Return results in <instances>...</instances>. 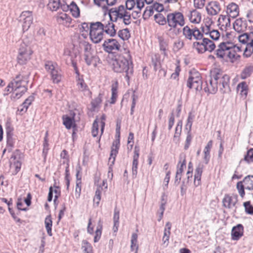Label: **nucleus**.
Masks as SVG:
<instances>
[{"label":"nucleus","mask_w":253,"mask_h":253,"mask_svg":"<svg viewBox=\"0 0 253 253\" xmlns=\"http://www.w3.org/2000/svg\"><path fill=\"white\" fill-rule=\"evenodd\" d=\"M104 32L96 22L90 24L89 36L91 41L95 43L100 42L103 39Z\"/></svg>","instance_id":"obj_12"},{"label":"nucleus","mask_w":253,"mask_h":253,"mask_svg":"<svg viewBox=\"0 0 253 253\" xmlns=\"http://www.w3.org/2000/svg\"><path fill=\"white\" fill-rule=\"evenodd\" d=\"M192 176L193 171L188 170L186 173L187 180L186 181L185 179L183 180L181 186V192H182L183 190H186V187L189 183V180L191 181L192 180Z\"/></svg>","instance_id":"obj_48"},{"label":"nucleus","mask_w":253,"mask_h":253,"mask_svg":"<svg viewBox=\"0 0 253 253\" xmlns=\"http://www.w3.org/2000/svg\"><path fill=\"white\" fill-rule=\"evenodd\" d=\"M119 147L120 140L116 139L113 142L110 157L109 159V164H111V166H113L115 163L116 157L118 153Z\"/></svg>","instance_id":"obj_19"},{"label":"nucleus","mask_w":253,"mask_h":253,"mask_svg":"<svg viewBox=\"0 0 253 253\" xmlns=\"http://www.w3.org/2000/svg\"><path fill=\"white\" fill-rule=\"evenodd\" d=\"M82 248L84 249V253H92V247L86 240L83 241Z\"/></svg>","instance_id":"obj_54"},{"label":"nucleus","mask_w":253,"mask_h":253,"mask_svg":"<svg viewBox=\"0 0 253 253\" xmlns=\"http://www.w3.org/2000/svg\"><path fill=\"white\" fill-rule=\"evenodd\" d=\"M81 193V181H76L75 196L77 199L80 197Z\"/></svg>","instance_id":"obj_63"},{"label":"nucleus","mask_w":253,"mask_h":253,"mask_svg":"<svg viewBox=\"0 0 253 253\" xmlns=\"http://www.w3.org/2000/svg\"><path fill=\"white\" fill-rule=\"evenodd\" d=\"M34 100V96L33 95L29 96L22 103V106L23 108L20 110V112H26L29 106L32 104Z\"/></svg>","instance_id":"obj_45"},{"label":"nucleus","mask_w":253,"mask_h":253,"mask_svg":"<svg viewBox=\"0 0 253 253\" xmlns=\"http://www.w3.org/2000/svg\"><path fill=\"white\" fill-rule=\"evenodd\" d=\"M118 35L123 41L127 40L130 37L129 31L127 28L119 30Z\"/></svg>","instance_id":"obj_44"},{"label":"nucleus","mask_w":253,"mask_h":253,"mask_svg":"<svg viewBox=\"0 0 253 253\" xmlns=\"http://www.w3.org/2000/svg\"><path fill=\"white\" fill-rule=\"evenodd\" d=\"M45 68L48 71L51 73L53 70H55L57 67V64L53 63L51 61H46L45 63Z\"/></svg>","instance_id":"obj_55"},{"label":"nucleus","mask_w":253,"mask_h":253,"mask_svg":"<svg viewBox=\"0 0 253 253\" xmlns=\"http://www.w3.org/2000/svg\"><path fill=\"white\" fill-rule=\"evenodd\" d=\"M244 227L239 224L232 228L231 231V239L234 241L239 240L243 236Z\"/></svg>","instance_id":"obj_24"},{"label":"nucleus","mask_w":253,"mask_h":253,"mask_svg":"<svg viewBox=\"0 0 253 253\" xmlns=\"http://www.w3.org/2000/svg\"><path fill=\"white\" fill-rule=\"evenodd\" d=\"M190 21L193 23H199L201 20V14L196 10L191 11L188 14Z\"/></svg>","instance_id":"obj_30"},{"label":"nucleus","mask_w":253,"mask_h":253,"mask_svg":"<svg viewBox=\"0 0 253 253\" xmlns=\"http://www.w3.org/2000/svg\"><path fill=\"white\" fill-rule=\"evenodd\" d=\"M215 47V44L212 41L203 37L197 42H194L192 44V47L199 53H203L207 51L211 52Z\"/></svg>","instance_id":"obj_7"},{"label":"nucleus","mask_w":253,"mask_h":253,"mask_svg":"<svg viewBox=\"0 0 253 253\" xmlns=\"http://www.w3.org/2000/svg\"><path fill=\"white\" fill-rule=\"evenodd\" d=\"M102 226L98 225L95 231V235L94 237V242H97L100 239L101 236Z\"/></svg>","instance_id":"obj_60"},{"label":"nucleus","mask_w":253,"mask_h":253,"mask_svg":"<svg viewBox=\"0 0 253 253\" xmlns=\"http://www.w3.org/2000/svg\"><path fill=\"white\" fill-rule=\"evenodd\" d=\"M19 21L21 23L23 30L24 31H27L30 28L33 21L32 11H23L19 17Z\"/></svg>","instance_id":"obj_14"},{"label":"nucleus","mask_w":253,"mask_h":253,"mask_svg":"<svg viewBox=\"0 0 253 253\" xmlns=\"http://www.w3.org/2000/svg\"><path fill=\"white\" fill-rule=\"evenodd\" d=\"M91 133L93 137H96L98 135V124L96 119L94 121L93 123Z\"/></svg>","instance_id":"obj_58"},{"label":"nucleus","mask_w":253,"mask_h":253,"mask_svg":"<svg viewBox=\"0 0 253 253\" xmlns=\"http://www.w3.org/2000/svg\"><path fill=\"white\" fill-rule=\"evenodd\" d=\"M179 161L177 165V170L176 172H178L180 174L182 173L183 170L186 168V162L185 160V157L183 158L181 156H180Z\"/></svg>","instance_id":"obj_38"},{"label":"nucleus","mask_w":253,"mask_h":253,"mask_svg":"<svg viewBox=\"0 0 253 253\" xmlns=\"http://www.w3.org/2000/svg\"><path fill=\"white\" fill-rule=\"evenodd\" d=\"M76 57L77 55L74 53H71L69 55V60L71 61V63L76 73L79 75V72L77 67V60H76Z\"/></svg>","instance_id":"obj_50"},{"label":"nucleus","mask_w":253,"mask_h":253,"mask_svg":"<svg viewBox=\"0 0 253 253\" xmlns=\"http://www.w3.org/2000/svg\"><path fill=\"white\" fill-rule=\"evenodd\" d=\"M171 227V223L169 222H168L166 224V228H165L164 236L163 237V244L166 245V246L169 244Z\"/></svg>","instance_id":"obj_32"},{"label":"nucleus","mask_w":253,"mask_h":253,"mask_svg":"<svg viewBox=\"0 0 253 253\" xmlns=\"http://www.w3.org/2000/svg\"><path fill=\"white\" fill-rule=\"evenodd\" d=\"M56 20L59 24H62L66 27H69L72 20L71 17L65 13H62L58 15L56 17Z\"/></svg>","instance_id":"obj_26"},{"label":"nucleus","mask_w":253,"mask_h":253,"mask_svg":"<svg viewBox=\"0 0 253 253\" xmlns=\"http://www.w3.org/2000/svg\"><path fill=\"white\" fill-rule=\"evenodd\" d=\"M66 4H67L68 9L70 10L73 16L75 18H77L80 16L79 8L74 1H72L71 2L70 4H68L67 3H66Z\"/></svg>","instance_id":"obj_33"},{"label":"nucleus","mask_w":253,"mask_h":253,"mask_svg":"<svg viewBox=\"0 0 253 253\" xmlns=\"http://www.w3.org/2000/svg\"><path fill=\"white\" fill-rule=\"evenodd\" d=\"M192 139V136L191 135V131H188L187 134V136H186V141H185V143L184 145V148L185 150H187L189 148V147L190 145Z\"/></svg>","instance_id":"obj_59"},{"label":"nucleus","mask_w":253,"mask_h":253,"mask_svg":"<svg viewBox=\"0 0 253 253\" xmlns=\"http://www.w3.org/2000/svg\"><path fill=\"white\" fill-rule=\"evenodd\" d=\"M245 188L248 190H253V176L248 175L243 180Z\"/></svg>","instance_id":"obj_40"},{"label":"nucleus","mask_w":253,"mask_h":253,"mask_svg":"<svg viewBox=\"0 0 253 253\" xmlns=\"http://www.w3.org/2000/svg\"><path fill=\"white\" fill-rule=\"evenodd\" d=\"M119 84L117 81H116L114 83L112 84L111 86V92L112 96L111 98V104H114L116 102V99L118 97V89Z\"/></svg>","instance_id":"obj_35"},{"label":"nucleus","mask_w":253,"mask_h":253,"mask_svg":"<svg viewBox=\"0 0 253 253\" xmlns=\"http://www.w3.org/2000/svg\"><path fill=\"white\" fill-rule=\"evenodd\" d=\"M44 223L45 225V228L47 231V234L51 236L52 234V221L51 219V216L50 215H47L44 221Z\"/></svg>","instance_id":"obj_37"},{"label":"nucleus","mask_w":253,"mask_h":253,"mask_svg":"<svg viewBox=\"0 0 253 253\" xmlns=\"http://www.w3.org/2000/svg\"><path fill=\"white\" fill-rule=\"evenodd\" d=\"M63 124L67 129H70L72 126L74 122V118L68 116H63L62 117Z\"/></svg>","instance_id":"obj_43"},{"label":"nucleus","mask_w":253,"mask_h":253,"mask_svg":"<svg viewBox=\"0 0 253 253\" xmlns=\"http://www.w3.org/2000/svg\"><path fill=\"white\" fill-rule=\"evenodd\" d=\"M60 0H49L47 7L52 11H56L59 7Z\"/></svg>","instance_id":"obj_51"},{"label":"nucleus","mask_w":253,"mask_h":253,"mask_svg":"<svg viewBox=\"0 0 253 253\" xmlns=\"http://www.w3.org/2000/svg\"><path fill=\"white\" fill-rule=\"evenodd\" d=\"M210 37L213 40L217 41L220 37V34L217 30H212L210 33Z\"/></svg>","instance_id":"obj_64"},{"label":"nucleus","mask_w":253,"mask_h":253,"mask_svg":"<svg viewBox=\"0 0 253 253\" xmlns=\"http://www.w3.org/2000/svg\"><path fill=\"white\" fill-rule=\"evenodd\" d=\"M102 47L105 52L111 53L113 50H119L121 45L117 40L108 39L104 41Z\"/></svg>","instance_id":"obj_17"},{"label":"nucleus","mask_w":253,"mask_h":253,"mask_svg":"<svg viewBox=\"0 0 253 253\" xmlns=\"http://www.w3.org/2000/svg\"><path fill=\"white\" fill-rule=\"evenodd\" d=\"M206 8L208 14L211 16L217 15L221 10L220 4L217 1H210L206 6Z\"/></svg>","instance_id":"obj_18"},{"label":"nucleus","mask_w":253,"mask_h":253,"mask_svg":"<svg viewBox=\"0 0 253 253\" xmlns=\"http://www.w3.org/2000/svg\"><path fill=\"white\" fill-rule=\"evenodd\" d=\"M156 22L161 25H164L167 23V17L165 18L161 13H158L154 15Z\"/></svg>","instance_id":"obj_49"},{"label":"nucleus","mask_w":253,"mask_h":253,"mask_svg":"<svg viewBox=\"0 0 253 253\" xmlns=\"http://www.w3.org/2000/svg\"><path fill=\"white\" fill-rule=\"evenodd\" d=\"M139 150L136 146L134 148V155L133 157V162L132 166V175L135 177L136 176L137 173V168L138 165V158L139 156Z\"/></svg>","instance_id":"obj_29"},{"label":"nucleus","mask_w":253,"mask_h":253,"mask_svg":"<svg viewBox=\"0 0 253 253\" xmlns=\"http://www.w3.org/2000/svg\"><path fill=\"white\" fill-rule=\"evenodd\" d=\"M108 14L112 21H121L125 25H128L131 22V14L124 5L110 8Z\"/></svg>","instance_id":"obj_3"},{"label":"nucleus","mask_w":253,"mask_h":253,"mask_svg":"<svg viewBox=\"0 0 253 253\" xmlns=\"http://www.w3.org/2000/svg\"><path fill=\"white\" fill-rule=\"evenodd\" d=\"M114 22L116 21H112L111 18L109 17V20H104L102 22H97L98 26H99L101 29L103 31L104 33L111 37H114L116 35V30L115 28V24Z\"/></svg>","instance_id":"obj_13"},{"label":"nucleus","mask_w":253,"mask_h":253,"mask_svg":"<svg viewBox=\"0 0 253 253\" xmlns=\"http://www.w3.org/2000/svg\"><path fill=\"white\" fill-rule=\"evenodd\" d=\"M15 139L12 136L10 132H7L6 134V146L8 152H11L14 148Z\"/></svg>","instance_id":"obj_34"},{"label":"nucleus","mask_w":253,"mask_h":253,"mask_svg":"<svg viewBox=\"0 0 253 253\" xmlns=\"http://www.w3.org/2000/svg\"><path fill=\"white\" fill-rule=\"evenodd\" d=\"M119 211L116 208L114 209V213L113 217L114 226L113 228V231L115 232L118 230L119 226Z\"/></svg>","instance_id":"obj_39"},{"label":"nucleus","mask_w":253,"mask_h":253,"mask_svg":"<svg viewBox=\"0 0 253 253\" xmlns=\"http://www.w3.org/2000/svg\"><path fill=\"white\" fill-rule=\"evenodd\" d=\"M187 86L189 88H194L196 90H201L202 89V77L198 72L193 71L190 72L187 81Z\"/></svg>","instance_id":"obj_10"},{"label":"nucleus","mask_w":253,"mask_h":253,"mask_svg":"<svg viewBox=\"0 0 253 253\" xmlns=\"http://www.w3.org/2000/svg\"><path fill=\"white\" fill-rule=\"evenodd\" d=\"M213 75L217 77L216 84L218 85L220 91L222 93H228L230 91L229 86L230 77L223 74L219 69H214L211 71Z\"/></svg>","instance_id":"obj_6"},{"label":"nucleus","mask_w":253,"mask_h":253,"mask_svg":"<svg viewBox=\"0 0 253 253\" xmlns=\"http://www.w3.org/2000/svg\"><path fill=\"white\" fill-rule=\"evenodd\" d=\"M112 67L114 71L116 73H125V79L129 82L133 72L131 56L129 52L126 53L125 55H120L113 60Z\"/></svg>","instance_id":"obj_2"},{"label":"nucleus","mask_w":253,"mask_h":253,"mask_svg":"<svg viewBox=\"0 0 253 253\" xmlns=\"http://www.w3.org/2000/svg\"><path fill=\"white\" fill-rule=\"evenodd\" d=\"M216 79H217L216 75H213L211 72L210 78L205 82L206 86L204 88L205 92L212 94L216 92L218 89V85L216 84Z\"/></svg>","instance_id":"obj_15"},{"label":"nucleus","mask_w":253,"mask_h":253,"mask_svg":"<svg viewBox=\"0 0 253 253\" xmlns=\"http://www.w3.org/2000/svg\"><path fill=\"white\" fill-rule=\"evenodd\" d=\"M135 5V0H127L126 2L125 8L127 11L132 10Z\"/></svg>","instance_id":"obj_61"},{"label":"nucleus","mask_w":253,"mask_h":253,"mask_svg":"<svg viewBox=\"0 0 253 253\" xmlns=\"http://www.w3.org/2000/svg\"><path fill=\"white\" fill-rule=\"evenodd\" d=\"M239 6L235 2H231L226 6L227 15L230 17L235 18L237 17L239 14Z\"/></svg>","instance_id":"obj_20"},{"label":"nucleus","mask_w":253,"mask_h":253,"mask_svg":"<svg viewBox=\"0 0 253 253\" xmlns=\"http://www.w3.org/2000/svg\"><path fill=\"white\" fill-rule=\"evenodd\" d=\"M238 37L239 41L246 44L244 55L247 57H250L253 53V40L252 32L250 34L247 33H242Z\"/></svg>","instance_id":"obj_9"},{"label":"nucleus","mask_w":253,"mask_h":253,"mask_svg":"<svg viewBox=\"0 0 253 253\" xmlns=\"http://www.w3.org/2000/svg\"><path fill=\"white\" fill-rule=\"evenodd\" d=\"M167 24L170 29H175L178 26L182 27L185 24L183 14L180 12L175 11L167 14Z\"/></svg>","instance_id":"obj_8"},{"label":"nucleus","mask_w":253,"mask_h":253,"mask_svg":"<svg viewBox=\"0 0 253 253\" xmlns=\"http://www.w3.org/2000/svg\"><path fill=\"white\" fill-rule=\"evenodd\" d=\"M218 25L220 26L221 30L226 31L231 25L230 17L228 15H220L218 19Z\"/></svg>","instance_id":"obj_25"},{"label":"nucleus","mask_w":253,"mask_h":253,"mask_svg":"<svg viewBox=\"0 0 253 253\" xmlns=\"http://www.w3.org/2000/svg\"><path fill=\"white\" fill-rule=\"evenodd\" d=\"M80 46L83 49L84 54H89L93 52V50L92 49L91 44L88 42L86 41H83L80 42Z\"/></svg>","instance_id":"obj_41"},{"label":"nucleus","mask_w":253,"mask_h":253,"mask_svg":"<svg viewBox=\"0 0 253 253\" xmlns=\"http://www.w3.org/2000/svg\"><path fill=\"white\" fill-rule=\"evenodd\" d=\"M51 80L53 83L58 84L59 83L62 78L61 71L57 68L55 70H53L50 73Z\"/></svg>","instance_id":"obj_31"},{"label":"nucleus","mask_w":253,"mask_h":253,"mask_svg":"<svg viewBox=\"0 0 253 253\" xmlns=\"http://www.w3.org/2000/svg\"><path fill=\"white\" fill-rule=\"evenodd\" d=\"M234 44L230 42H222L217 46L215 55L218 58L225 61L236 58L237 54Z\"/></svg>","instance_id":"obj_4"},{"label":"nucleus","mask_w":253,"mask_h":253,"mask_svg":"<svg viewBox=\"0 0 253 253\" xmlns=\"http://www.w3.org/2000/svg\"><path fill=\"white\" fill-rule=\"evenodd\" d=\"M77 86L79 92H82L86 96H91V92L83 79H78L77 81Z\"/></svg>","instance_id":"obj_22"},{"label":"nucleus","mask_w":253,"mask_h":253,"mask_svg":"<svg viewBox=\"0 0 253 253\" xmlns=\"http://www.w3.org/2000/svg\"><path fill=\"white\" fill-rule=\"evenodd\" d=\"M236 187L241 197L242 198L244 197L245 195L244 191L245 186L244 185V182L243 181L238 182L236 185Z\"/></svg>","instance_id":"obj_56"},{"label":"nucleus","mask_w":253,"mask_h":253,"mask_svg":"<svg viewBox=\"0 0 253 253\" xmlns=\"http://www.w3.org/2000/svg\"><path fill=\"white\" fill-rule=\"evenodd\" d=\"M237 195H230L229 194H225L222 199L223 206L227 209H231L235 208L234 211H236V204L238 202Z\"/></svg>","instance_id":"obj_16"},{"label":"nucleus","mask_w":253,"mask_h":253,"mask_svg":"<svg viewBox=\"0 0 253 253\" xmlns=\"http://www.w3.org/2000/svg\"><path fill=\"white\" fill-rule=\"evenodd\" d=\"M244 160L249 163L251 162H253V149H250L248 151L247 154L245 156Z\"/></svg>","instance_id":"obj_62"},{"label":"nucleus","mask_w":253,"mask_h":253,"mask_svg":"<svg viewBox=\"0 0 253 253\" xmlns=\"http://www.w3.org/2000/svg\"><path fill=\"white\" fill-rule=\"evenodd\" d=\"M205 166L202 163H199L196 168L194 173V184L195 186H198L201 183V176Z\"/></svg>","instance_id":"obj_23"},{"label":"nucleus","mask_w":253,"mask_h":253,"mask_svg":"<svg viewBox=\"0 0 253 253\" xmlns=\"http://www.w3.org/2000/svg\"><path fill=\"white\" fill-rule=\"evenodd\" d=\"M194 115L192 114V112H189L188 117L187 120V123L185 126V129L188 131H191V127L193 124V122L194 119Z\"/></svg>","instance_id":"obj_53"},{"label":"nucleus","mask_w":253,"mask_h":253,"mask_svg":"<svg viewBox=\"0 0 253 253\" xmlns=\"http://www.w3.org/2000/svg\"><path fill=\"white\" fill-rule=\"evenodd\" d=\"M103 94L99 93L98 96L93 99L91 102V111H94L96 108H98L102 100Z\"/></svg>","instance_id":"obj_36"},{"label":"nucleus","mask_w":253,"mask_h":253,"mask_svg":"<svg viewBox=\"0 0 253 253\" xmlns=\"http://www.w3.org/2000/svg\"><path fill=\"white\" fill-rule=\"evenodd\" d=\"M137 234L136 233H133L131 236V246L130 248L131 251H133L134 250V248H136V251L135 253H137L138 250V245H137Z\"/></svg>","instance_id":"obj_52"},{"label":"nucleus","mask_w":253,"mask_h":253,"mask_svg":"<svg viewBox=\"0 0 253 253\" xmlns=\"http://www.w3.org/2000/svg\"><path fill=\"white\" fill-rule=\"evenodd\" d=\"M243 205L246 212L248 214H253V206L251 205L250 201L244 202Z\"/></svg>","instance_id":"obj_57"},{"label":"nucleus","mask_w":253,"mask_h":253,"mask_svg":"<svg viewBox=\"0 0 253 253\" xmlns=\"http://www.w3.org/2000/svg\"><path fill=\"white\" fill-rule=\"evenodd\" d=\"M28 77L21 74L17 75L6 87L7 91H13L11 98L15 100L19 99L28 90Z\"/></svg>","instance_id":"obj_1"},{"label":"nucleus","mask_w":253,"mask_h":253,"mask_svg":"<svg viewBox=\"0 0 253 253\" xmlns=\"http://www.w3.org/2000/svg\"><path fill=\"white\" fill-rule=\"evenodd\" d=\"M185 38L190 41L197 42L203 38V33L196 27L191 29L189 26H185L182 30Z\"/></svg>","instance_id":"obj_11"},{"label":"nucleus","mask_w":253,"mask_h":253,"mask_svg":"<svg viewBox=\"0 0 253 253\" xmlns=\"http://www.w3.org/2000/svg\"><path fill=\"white\" fill-rule=\"evenodd\" d=\"M253 72V66H249L246 67L242 71L241 74V77L243 79H245L250 77Z\"/></svg>","instance_id":"obj_46"},{"label":"nucleus","mask_w":253,"mask_h":253,"mask_svg":"<svg viewBox=\"0 0 253 253\" xmlns=\"http://www.w3.org/2000/svg\"><path fill=\"white\" fill-rule=\"evenodd\" d=\"M84 59L88 66L92 65L94 67L97 66V62L99 60L98 57L94 54L93 52L84 54Z\"/></svg>","instance_id":"obj_27"},{"label":"nucleus","mask_w":253,"mask_h":253,"mask_svg":"<svg viewBox=\"0 0 253 253\" xmlns=\"http://www.w3.org/2000/svg\"><path fill=\"white\" fill-rule=\"evenodd\" d=\"M164 9V6L163 4L155 2L152 6L146 7L144 12V15H147L149 17L152 15L154 13V10L158 12H161Z\"/></svg>","instance_id":"obj_28"},{"label":"nucleus","mask_w":253,"mask_h":253,"mask_svg":"<svg viewBox=\"0 0 253 253\" xmlns=\"http://www.w3.org/2000/svg\"><path fill=\"white\" fill-rule=\"evenodd\" d=\"M33 51L28 42L23 41L18 48L17 62L20 65L26 64L31 59Z\"/></svg>","instance_id":"obj_5"},{"label":"nucleus","mask_w":253,"mask_h":253,"mask_svg":"<svg viewBox=\"0 0 253 253\" xmlns=\"http://www.w3.org/2000/svg\"><path fill=\"white\" fill-rule=\"evenodd\" d=\"M247 23L243 18L237 19L233 23V28L239 33L245 32L247 29Z\"/></svg>","instance_id":"obj_21"},{"label":"nucleus","mask_w":253,"mask_h":253,"mask_svg":"<svg viewBox=\"0 0 253 253\" xmlns=\"http://www.w3.org/2000/svg\"><path fill=\"white\" fill-rule=\"evenodd\" d=\"M102 191V187L101 186H98L95 191V196L93 198L94 205H95L96 207H98L99 206L101 200V195Z\"/></svg>","instance_id":"obj_42"},{"label":"nucleus","mask_w":253,"mask_h":253,"mask_svg":"<svg viewBox=\"0 0 253 253\" xmlns=\"http://www.w3.org/2000/svg\"><path fill=\"white\" fill-rule=\"evenodd\" d=\"M158 42L160 45V49L161 51H163V54L166 55V50L168 47V42L162 37H159L158 38Z\"/></svg>","instance_id":"obj_47"}]
</instances>
